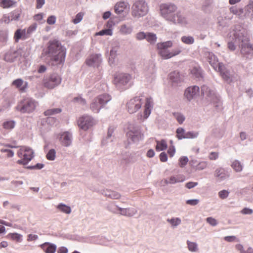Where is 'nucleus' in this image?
Here are the masks:
<instances>
[{"instance_id": "1", "label": "nucleus", "mask_w": 253, "mask_h": 253, "mask_svg": "<svg viewBox=\"0 0 253 253\" xmlns=\"http://www.w3.org/2000/svg\"><path fill=\"white\" fill-rule=\"evenodd\" d=\"M228 47L232 51L237 46L240 48L241 54L247 58L253 57V44L249 43V38L245 29L236 26L228 34Z\"/></svg>"}, {"instance_id": "2", "label": "nucleus", "mask_w": 253, "mask_h": 253, "mask_svg": "<svg viewBox=\"0 0 253 253\" xmlns=\"http://www.w3.org/2000/svg\"><path fill=\"white\" fill-rule=\"evenodd\" d=\"M159 13L168 23L183 26L188 24L187 18L178 10L177 5L172 2L160 3L159 5Z\"/></svg>"}, {"instance_id": "3", "label": "nucleus", "mask_w": 253, "mask_h": 253, "mask_svg": "<svg viewBox=\"0 0 253 253\" xmlns=\"http://www.w3.org/2000/svg\"><path fill=\"white\" fill-rule=\"evenodd\" d=\"M46 55L50 58L49 63L52 66L63 64L65 61L66 52L60 42L57 40L48 42Z\"/></svg>"}, {"instance_id": "4", "label": "nucleus", "mask_w": 253, "mask_h": 253, "mask_svg": "<svg viewBox=\"0 0 253 253\" xmlns=\"http://www.w3.org/2000/svg\"><path fill=\"white\" fill-rule=\"evenodd\" d=\"M145 100H146V102L144 106L143 118L147 119L151 114V101L150 99L146 98L142 95L136 96L128 101L126 104L127 111L130 114L136 112L141 108Z\"/></svg>"}, {"instance_id": "5", "label": "nucleus", "mask_w": 253, "mask_h": 253, "mask_svg": "<svg viewBox=\"0 0 253 253\" xmlns=\"http://www.w3.org/2000/svg\"><path fill=\"white\" fill-rule=\"evenodd\" d=\"M201 93L206 103L212 104L218 110L222 109V102L213 87L203 85L201 87Z\"/></svg>"}, {"instance_id": "6", "label": "nucleus", "mask_w": 253, "mask_h": 253, "mask_svg": "<svg viewBox=\"0 0 253 253\" xmlns=\"http://www.w3.org/2000/svg\"><path fill=\"white\" fill-rule=\"evenodd\" d=\"M149 10V5L145 0H135L131 7V15L134 18L139 19L146 16Z\"/></svg>"}, {"instance_id": "7", "label": "nucleus", "mask_w": 253, "mask_h": 253, "mask_svg": "<svg viewBox=\"0 0 253 253\" xmlns=\"http://www.w3.org/2000/svg\"><path fill=\"white\" fill-rule=\"evenodd\" d=\"M38 105L39 103L35 99L27 97L18 102L15 109L21 113L30 114L33 112Z\"/></svg>"}, {"instance_id": "8", "label": "nucleus", "mask_w": 253, "mask_h": 253, "mask_svg": "<svg viewBox=\"0 0 253 253\" xmlns=\"http://www.w3.org/2000/svg\"><path fill=\"white\" fill-rule=\"evenodd\" d=\"M17 155L21 159L17 161V164L26 165L34 158V151L30 148L23 146L17 152Z\"/></svg>"}, {"instance_id": "9", "label": "nucleus", "mask_w": 253, "mask_h": 253, "mask_svg": "<svg viewBox=\"0 0 253 253\" xmlns=\"http://www.w3.org/2000/svg\"><path fill=\"white\" fill-rule=\"evenodd\" d=\"M132 76L126 73H119L114 78V84L118 87L126 89L131 85Z\"/></svg>"}, {"instance_id": "10", "label": "nucleus", "mask_w": 253, "mask_h": 253, "mask_svg": "<svg viewBox=\"0 0 253 253\" xmlns=\"http://www.w3.org/2000/svg\"><path fill=\"white\" fill-rule=\"evenodd\" d=\"M172 46V42L170 41L157 43L158 54L163 59H168L171 58V52L168 48L171 47Z\"/></svg>"}, {"instance_id": "11", "label": "nucleus", "mask_w": 253, "mask_h": 253, "mask_svg": "<svg viewBox=\"0 0 253 253\" xmlns=\"http://www.w3.org/2000/svg\"><path fill=\"white\" fill-rule=\"evenodd\" d=\"M127 135L128 138L133 142H138L144 137V134L141 131V126L138 125L130 126Z\"/></svg>"}, {"instance_id": "12", "label": "nucleus", "mask_w": 253, "mask_h": 253, "mask_svg": "<svg viewBox=\"0 0 253 253\" xmlns=\"http://www.w3.org/2000/svg\"><path fill=\"white\" fill-rule=\"evenodd\" d=\"M62 81L61 77L56 73L51 74L48 77L44 79L43 82L45 87L53 89L59 85Z\"/></svg>"}, {"instance_id": "13", "label": "nucleus", "mask_w": 253, "mask_h": 253, "mask_svg": "<svg viewBox=\"0 0 253 253\" xmlns=\"http://www.w3.org/2000/svg\"><path fill=\"white\" fill-rule=\"evenodd\" d=\"M184 95L188 101L196 99L200 95L199 87L197 85L189 86L185 90Z\"/></svg>"}, {"instance_id": "14", "label": "nucleus", "mask_w": 253, "mask_h": 253, "mask_svg": "<svg viewBox=\"0 0 253 253\" xmlns=\"http://www.w3.org/2000/svg\"><path fill=\"white\" fill-rule=\"evenodd\" d=\"M78 123L81 129L86 130L94 125L95 121L92 117L86 115L80 118Z\"/></svg>"}, {"instance_id": "15", "label": "nucleus", "mask_w": 253, "mask_h": 253, "mask_svg": "<svg viewBox=\"0 0 253 253\" xmlns=\"http://www.w3.org/2000/svg\"><path fill=\"white\" fill-rule=\"evenodd\" d=\"M58 138L61 144L64 147L71 146L72 143V134L69 131H64L58 134Z\"/></svg>"}, {"instance_id": "16", "label": "nucleus", "mask_w": 253, "mask_h": 253, "mask_svg": "<svg viewBox=\"0 0 253 253\" xmlns=\"http://www.w3.org/2000/svg\"><path fill=\"white\" fill-rule=\"evenodd\" d=\"M21 49H18L17 50L10 49L5 53L3 59L8 62H13L17 58L21 56Z\"/></svg>"}, {"instance_id": "17", "label": "nucleus", "mask_w": 253, "mask_h": 253, "mask_svg": "<svg viewBox=\"0 0 253 253\" xmlns=\"http://www.w3.org/2000/svg\"><path fill=\"white\" fill-rule=\"evenodd\" d=\"M217 71L220 73V75L225 81L227 83H230L233 81V73L227 69L223 64L219 65Z\"/></svg>"}, {"instance_id": "18", "label": "nucleus", "mask_w": 253, "mask_h": 253, "mask_svg": "<svg viewBox=\"0 0 253 253\" xmlns=\"http://www.w3.org/2000/svg\"><path fill=\"white\" fill-rule=\"evenodd\" d=\"M155 65L152 62L146 63L144 68V74L148 81H151L155 77Z\"/></svg>"}, {"instance_id": "19", "label": "nucleus", "mask_w": 253, "mask_h": 253, "mask_svg": "<svg viewBox=\"0 0 253 253\" xmlns=\"http://www.w3.org/2000/svg\"><path fill=\"white\" fill-rule=\"evenodd\" d=\"M205 56L210 65L215 70H217V68L219 65H222V63L218 62V59L215 55L212 52L207 51L205 53Z\"/></svg>"}, {"instance_id": "20", "label": "nucleus", "mask_w": 253, "mask_h": 253, "mask_svg": "<svg viewBox=\"0 0 253 253\" xmlns=\"http://www.w3.org/2000/svg\"><path fill=\"white\" fill-rule=\"evenodd\" d=\"M102 62L101 54L91 55L86 60V63L89 66L98 67Z\"/></svg>"}, {"instance_id": "21", "label": "nucleus", "mask_w": 253, "mask_h": 253, "mask_svg": "<svg viewBox=\"0 0 253 253\" xmlns=\"http://www.w3.org/2000/svg\"><path fill=\"white\" fill-rule=\"evenodd\" d=\"M229 9L231 13L241 19H244L246 17L248 16L250 13V12L247 10L245 12L243 8L237 7V6H232L230 7Z\"/></svg>"}, {"instance_id": "22", "label": "nucleus", "mask_w": 253, "mask_h": 253, "mask_svg": "<svg viewBox=\"0 0 253 253\" xmlns=\"http://www.w3.org/2000/svg\"><path fill=\"white\" fill-rule=\"evenodd\" d=\"M214 175L218 181H222L229 177L227 171L222 168H217L215 169Z\"/></svg>"}, {"instance_id": "23", "label": "nucleus", "mask_w": 253, "mask_h": 253, "mask_svg": "<svg viewBox=\"0 0 253 253\" xmlns=\"http://www.w3.org/2000/svg\"><path fill=\"white\" fill-rule=\"evenodd\" d=\"M11 85L18 88L21 92H25L28 88V83L24 82L21 79H17L14 80Z\"/></svg>"}, {"instance_id": "24", "label": "nucleus", "mask_w": 253, "mask_h": 253, "mask_svg": "<svg viewBox=\"0 0 253 253\" xmlns=\"http://www.w3.org/2000/svg\"><path fill=\"white\" fill-rule=\"evenodd\" d=\"M185 180L184 176L182 175H176L170 176L169 179L164 180L165 184H174L177 183L181 182Z\"/></svg>"}, {"instance_id": "25", "label": "nucleus", "mask_w": 253, "mask_h": 253, "mask_svg": "<svg viewBox=\"0 0 253 253\" xmlns=\"http://www.w3.org/2000/svg\"><path fill=\"white\" fill-rule=\"evenodd\" d=\"M119 214L123 216L132 217L137 212L136 209L133 208H119Z\"/></svg>"}, {"instance_id": "26", "label": "nucleus", "mask_w": 253, "mask_h": 253, "mask_svg": "<svg viewBox=\"0 0 253 253\" xmlns=\"http://www.w3.org/2000/svg\"><path fill=\"white\" fill-rule=\"evenodd\" d=\"M40 247L45 253H55L57 249L56 245L49 242H45Z\"/></svg>"}, {"instance_id": "27", "label": "nucleus", "mask_w": 253, "mask_h": 253, "mask_svg": "<svg viewBox=\"0 0 253 253\" xmlns=\"http://www.w3.org/2000/svg\"><path fill=\"white\" fill-rule=\"evenodd\" d=\"M133 27L126 24H123L119 27V32L123 36H126L131 34L133 32Z\"/></svg>"}, {"instance_id": "28", "label": "nucleus", "mask_w": 253, "mask_h": 253, "mask_svg": "<svg viewBox=\"0 0 253 253\" xmlns=\"http://www.w3.org/2000/svg\"><path fill=\"white\" fill-rule=\"evenodd\" d=\"M96 98L98 101L99 104L102 107L112 99L111 96L109 94L106 93L101 94Z\"/></svg>"}, {"instance_id": "29", "label": "nucleus", "mask_w": 253, "mask_h": 253, "mask_svg": "<svg viewBox=\"0 0 253 253\" xmlns=\"http://www.w3.org/2000/svg\"><path fill=\"white\" fill-rule=\"evenodd\" d=\"M8 37V31L7 30H0V48L6 44Z\"/></svg>"}, {"instance_id": "30", "label": "nucleus", "mask_w": 253, "mask_h": 253, "mask_svg": "<svg viewBox=\"0 0 253 253\" xmlns=\"http://www.w3.org/2000/svg\"><path fill=\"white\" fill-rule=\"evenodd\" d=\"M170 81L174 84L178 83L180 81L179 73L177 71H173L169 74Z\"/></svg>"}, {"instance_id": "31", "label": "nucleus", "mask_w": 253, "mask_h": 253, "mask_svg": "<svg viewBox=\"0 0 253 253\" xmlns=\"http://www.w3.org/2000/svg\"><path fill=\"white\" fill-rule=\"evenodd\" d=\"M101 108H102V106H101L99 104L97 98H95L90 105V109L93 112L98 113Z\"/></svg>"}, {"instance_id": "32", "label": "nucleus", "mask_w": 253, "mask_h": 253, "mask_svg": "<svg viewBox=\"0 0 253 253\" xmlns=\"http://www.w3.org/2000/svg\"><path fill=\"white\" fill-rule=\"evenodd\" d=\"M103 194L105 196L112 199H119L121 196L119 193L111 190L104 191Z\"/></svg>"}, {"instance_id": "33", "label": "nucleus", "mask_w": 253, "mask_h": 253, "mask_svg": "<svg viewBox=\"0 0 253 253\" xmlns=\"http://www.w3.org/2000/svg\"><path fill=\"white\" fill-rule=\"evenodd\" d=\"M119 208H121L116 205L114 202L109 203L106 206V209L110 212L114 214H119Z\"/></svg>"}, {"instance_id": "34", "label": "nucleus", "mask_w": 253, "mask_h": 253, "mask_svg": "<svg viewBox=\"0 0 253 253\" xmlns=\"http://www.w3.org/2000/svg\"><path fill=\"white\" fill-rule=\"evenodd\" d=\"M17 2L13 0H1L0 6L3 8H9L15 6Z\"/></svg>"}, {"instance_id": "35", "label": "nucleus", "mask_w": 253, "mask_h": 253, "mask_svg": "<svg viewBox=\"0 0 253 253\" xmlns=\"http://www.w3.org/2000/svg\"><path fill=\"white\" fill-rule=\"evenodd\" d=\"M22 13V10L20 9H16L11 11L9 14L10 16L11 21H18L20 20Z\"/></svg>"}, {"instance_id": "36", "label": "nucleus", "mask_w": 253, "mask_h": 253, "mask_svg": "<svg viewBox=\"0 0 253 253\" xmlns=\"http://www.w3.org/2000/svg\"><path fill=\"white\" fill-rule=\"evenodd\" d=\"M126 7V5L125 2L120 1L116 4L114 6V10L117 14H121L122 13Z\"/></svg>"}, {"instance_id": "37", "label": "nucleus", "mask_w": 253, "mask_h": 253, "mask_svg": "<svg viewBox=\"0 0 253 253\" xmlns=\"http://www.w3.org/2000/svg\"><path fill=\"white\" fill-rule=\"evenodd\" d=\"M26 34V30L25 29L21 30V29H17L15 33L14 36V39L15 41V42H18L19 40L21 38H23L24 39V36Z\"/></svg>"}, {"instance_id": "38", "label": "nucleus", "mask_w": 253, "mask_h": 253, "mask_svg": "<svg viewBox=\"0 0 253 253\" xmlns=\"http://www.w3.org/2000/svg\"><path fill=\"white\" fill-rule=\"evenodd\" d=\"M176 137L178 140L186 139V132L182 127H178L176 130Z\"/></svg>"}, {"instance_id": "39", "label": "nucleus", "mask_w": 253, "mask_h": 253, "mask_svg": "<svg viewBox=\"0 0 253 253\" xmlns=\"http://www.w3.org/2000/svg\"><path fill=\"white\" fill-rule=\"evenodd\" d=\"M157 37L155 34L147 32L146 40L150 44H154L157 41Z\"/></svg>"}, {"instance_id": "40", "label": "nucleus", "mask_w": 253, "mask_h": 253, "mask_svg": "<svg viewBox=\"0 0 253 253\" xmlns=\"http://www.w3.org/2000/svg\"><path fill=\"white\" fill-rule=\"evenodd\" d=\"M114 127L110 126L109 127L108 130L107 136L106 137L105 140H103L102 142V145H105L109 142H112L113 139H112V134L114 132Z\"/></svg>"}, {"instance_id": "41", "label": "nucleus", "mask_w": 253, "mask_h": 253, "mask_svg": "<svg viewBox=\"0 0 253 253\" xmlns=\"http://www.w3.org/2000/svg\"><path fill=\"white\" fill-rule=\"evenodd\" d=\"M167 148V144L165 140L162 139L161 141H157L156 149L157 151H161Z\"/></svg>"}, {"instance_id": "42", "label": "nucleus", "mask_w": 253, "mask_h": 253, "mask_svg": "<svg viewBox=\"0 0 253 253\" xmlns=\"http://www.w3.org/2000/svg\"><path fill=\"white\" fill-rule=\"evenodd\" d=\"M187 248L188 250L191 252H197L199 250L198 246L197 243L191 242L187 240Z\"/></svg>"}, {"instance_id": "43", "label": "nucleus", "mask_w": 253, "mask_h": 253, "mask_svg": "<svg viewBox=\"0 0 253 253\" xmlns=\"http://www.w3.org/2000/svg\"><path fill=\"white\" fill-rule=\"evenodd\" d=\"M167 221L170 223L173 227H177L181 223V220L179 217H173L170 219L168 218Z\"/></svg>"}, {"instance_id": "44", "label": "nucleus", "mask_w": 253, "mask_h": 253, "mask_svg": "<svg viewBox=\"0 0 253 253\" xmlns=\"http://www.w3.org/2000/svg\"><path fill=\"white\" fill-rule=\"evenodd\" d=\"M22 236L17 233H9L7 235V237L12 240L16 241L18 242H20L22 240Z\"/></svg>"}, {"instance_id": "45", "label": "nucleus", "mask_w": 253, "mask_h": 253, "mask_svg": "<svg viewBox=\"0 0 253 253\" xmlns=\"http://www.w3.org/2000/svg\"><path fill=\"white\" fill-rule=\"evenodd\" d=\"M232 168L237 172H240L242 170L243 166L238 160H234L231 165Z\"/></svg>"}, {"instance_id": "46", "label": "nucleus", "mask_w": 253, "mask_h": 253, "mask_svg": "<svg viewBox=\"0 0 253 253\" xmlns=\"http://www.w3.org/2000/svg\"><path fill=\"white\" fill-rule=\"evenodd\" d=\"M15 126V122L12 120H8L3 123L2 126L5 129H12Z\"/></svg>"}, {"instance_id": "47", "label": "nucleus", "mask_w": 253, "mask_h": 253, "mask_svg": "<svg viewBox=\"0 0 253 253\" xmlns=\"http://www.w3.org/2000/svg\"><path fill=\"white\" fill-rule=\"evenodd\" d=\"M173 116H174V118L177 120V121L180 124H182L185 120V116L181 113H179V112L173 113Z\"/></svg>"}, {"instance_id": "48", "label": "nucleus", "mask_w": 253, "mask_h": 253, "mask_svg": "<svg viewBox=\"0 0 253 253\" xmlns=\"http://www.w3.org/2000/svg\"><path fill=\"white\" fill-rule=\"evenodd\" d=\"M57 208L63 212L67 214H69L71 212V208L66 205L60 204L58 205Z\"/></svg>"}, {"instance_id": "49", "label": "nucleus", "mask_w": 253, "mask_h": 253, "mask_svg": "<svg viewBox=\"0 0 253 253\" xmlns=\"http://www.w3.org/2000/svg\"><path fill=\"white\" fill-rule=\"evenodd\" d=\"M181 41L187 44H192L194 42V39L192 36H184L181 38Z\"/></svg>"}, {"instance_id": "50", "label": "nucleus", "mask_w": 253, "mask_h": 253, "mask_svg": "<svg viewBox=\"0 0 253 253\" xmlns=\"http://www.w3.org/2000/svg\"><path fill=\"white\" fill-rule=\"evenodd\" d=\"M199 135L198 131H189L186 132V139H195Z\"/></svg>"}, {"instance_id": "51", "label": "nucleus", "mask_w": 253, "mask_h": 253, "mask_svg": "<svg viewBox=\"0 0 253 253\" xmlns=\"http://www.w3.org/2000/svg\"><path fill=\"white\" fill-rule=\"evenodd\" d=\"M56 151L54 149L49 150L46 155V159L49 161H53L56 158Z\"/></svg>"}, {"instance_id": "52", "label": "nucleus", "mask_w": 253, "mask_h": 253, "mask_svg": "<svg viewBox=\"0 0 253 253\" xmlns=\"http://www.w3.org/2000/svg\"><path fill=\"white\" fill-rule=\"evenodd\" d=\"M113 34L112 30L111 29H107L102 30L99 32H97L95 34L96 36H103V35H108V36H112Z\"/></svg>"}, {"instance_id": "53", "label": "nucleus", "mask_w": 253, "mask_h": 253, "mask_svg": "<svg viewBox=\"0 0 253 253\" xmlns=\"http://www.w3.org/2000/svg\"><path fill=\"white\" fill-rule=\"evenodd\" d=\"M118 49H119L118 46H114L112 48V49L110 52V57L109 58V60H110L111 58H112V59H114L116 57V56L117 55V52H118Z\"/></svg>"}, {"instance_id": "54", "label": "nucleus", "mask_w": 253, "mask_h": 253, "mask_svg": "<svg viewBox=\"0 0 253 253\" xmlns=\"http://www.w3.org/2000/svg\"><path fill=\"white\" fill-rule=\"evenodd\" d=\"M84 14L82 12L78 13L75 16V18L72 20V22L75 24H77L80 23L83 18Z\"/></svg>"}, {"instance_id": "55", "label": "nucleus", "mask_w": 253, "mask_h": 253, "mask_svg": "<svg viewBox=\"0 0 253 253\" xmlns=\"http://www.w3.org/2000/svg\"><path fill=\"white\" fill-rule=\"evenodd\" d=\"M147 33L144 32H139L137 33L135 35V38L138 41L146 40Z\"/></svg>"}, {"instance_id": "56", "label": "nucleus", "mask_w": 253, "mask_h": 253, "mask_svg": "<svg viewBox=\"0 0 253 253\" xmlns=\"http://www.w3.org/2000/svg\"><path fill=\"white\" fill-rule=\"evenodd\" d=\"M207 222L212 226H215L218 224L217 221L212 217H209L206 218Z\"/></svg>"}, {"instance_id": "57", "label": "nucleus", "mask_w": 253, "mask_h": 253, "mask_svg": "<svg viewBox=\"0 0 253 253\" xmlns=\"http://www.w3.org/2000/svg\"><path fill=\"white\" fill-rule=\"evenodd\" d=\"M10 18L9 14H4L0 19V22L5 24H8L10 21H12Z\"/></svg>"}, {"instance_id": "58", "label": "nucleus", "mask_w": 253, "mask_h": 253, "mask_svg": "<svg viewBox=\"0 0 253 253\" xmlns=\"http://www.w3.org/2000/svg\"><path fill=\"white\" fill-rule=\"evenodd\" d=\"M0 152L2 153H6V156L8 158H11L14 155V152L13 151L6 148L1 149Z\"/></svg>"}, {"instance_id": "59", "label": "nucleus", "mask_w": 253, "mask_h": 253, "mask_svg": "<svg viewBox=\"0 0 253 253\" xmlns=\"http://www.w3.org/2000/svg\"><path fill=\"white\" fill-rule=\"evenodd\" d=\"M229 193L228 191L226 190H222L219 192L218 196L220 198L224 199L229 196Z\"/></svg>"}, {"instance_id": "60", "label": "nucleus", "mask_w": 253, "mask_h": 253, "mask_svg": "<svg viewBox=\"0 0 253 253\" xmlns=\"http://www.w3.org/2000/svg\"><path fill=\"white\" fill-rule=\"evenodd\" d=\"M207 166L206 162H201L196 166V169L201 170L205 169Z\"/></svg>"}, {"instance_id": "61", "label": "nucleus", "mask_w": 253, "mask_h": 253, "mask_svg": "<svg viewBox=\"0 0 253 253\" xmlns=\"http://www.w3.org/2000/svg\"><path fill=\"white\" fill-rule=\"evenodd\" d=\"M37 28V24L36 23H34L32 24L31 26L29 27L27 30V34L28 35H30L33 32H34Z\"/></svg>"}, {"instance_id": "62", "label": "nucleus", "mask_w": 253, "mask_h": 253, "mask_svg": "<svg viewBox=\"0 0 253 253\" xmlns=\"http://www.w3.org/2000/svg\"><path fill=\"white\" fill-rule=\"evenodd\" d=\"M188 162V158L186 156H183L179 159L180 166V167H183L185 166Z\"/></svg>"}, {"instance_id": "63", "label": "nucleus", "mask_w": 253, "mask_h": 253, "mask_svg": "<svg viewBox=\"0 0 253 253\" xmlns=\"http://www.w3.org/2000/svg\"><path fill=\"white\" fill-rule=\"evenodd\" d=\"M240 213L245 215H251L253 213V210L248 208H244L240 211Z\"/></svg>"}, {"instance_id": "64", "label": "nucleus", "mask_w": 253, "mask_h": 253, "mask_svg": "<svg viewBox=\"0 0 253 253\" xmlns=\"http://www.w3.org/2000/svg\"><path fill=\"white\" fill-rule=\"evenodd\" d=\"M74 100L75 102H77L81 105H85L86 103V100L85 99L82 98L81 96H79L76 97L74 98Z\"/></svg>"}]
</instances>
